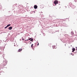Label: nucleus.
Returning <instances> with one entry per match:
<instances>
[{
  "label": "nucleus",
  "mask_w": 77,
  "mask_h": 77,
  "mask_svg": "<svg viewBox=\"0 0 77 77\" xmlns=\"http://www.w3.org/2000/svg\"><path fill=\"white\" fill-rule=\"evenodd\" d=\"M54 3L55 4V5H56V4L58 3V1L57 0H55L54 2Z\"/></svg>",
  "instance_id": "nucleus-1"
},
{
  "label": "nucleus",
  "mask_w": 77,
  "mask_h": 77,
  "mask_svg": "<svg viewBox=\"0 0 77 77\" xmlns=\"http://www.w3.org/2000/svg\"><path fill=\"white\" fill-rule=\"evenodd\" d=\"M22 50V48L21 49H19L18 50V52H19L21 51Z\"/></svg>",
  "instance_id": "nucleus-2"
},
{
  "label": "nucleus",
  "mask_w": 77,
  "mask_h": 77,
  "mask_svg": "<svg viewBox=\"0 0 77 77\" xmlns=\"http://www.w3.org/2000/svg\"><path fill=\"white\" fill-rule=\"evenodd\" d=\"M34 8L35 9H37L38 8V6L36 5H34Z\"/></svg>",
  "instance_id": "nucleus-3"
},
{
  "label": "nucleus",
  "mask_w": 77,
  "mask_h": 77,
  "mask_svg": "<svg viewBox=\"0 0 77 77\" xmlns=\"http://www.w3.org/2000/svg\"><path fill=\"white\" fill-rule=\"evenodd\" d=\"M12 29V27L11 26H10V27H9L8 28V29L10 30H11Z\"/></svg>",
  "instance_id": "nucleus-4"
},
{
  "label": "nucleus",
  "mask_w": 77,
  "mask_h": 77,
  "mask_svg": "<svg viewBox=\"0 0 77 77\" xmlns=\"http://www.w3.org/2000/svg\"><path fill=\"white\" fill-rule=\"evenodd\" d=\"M75 48H73L72 49V52H73L74 51H75Z\"/></svg>",
  "instance_id": "nucleus-5"
},
{
  "label": "nucleus",
  "mask_w": 77,
  "mask_h": 77,
  "mask_svg": "<svg viewBox=\"0 0 77 77\" xmlns=\"http://www.w3.org/2000/svg\"><path fill=\"white\" fill-rule=\"evenodd\" d=\"M75 8V6L73 5L72 7V9H74Z\"/></svg>",
  "instance_id": "nucleus-6"
},
{
  "label": "nucleus",
  "mask_w": 77,
  "mask_h": 77,
  "mask_svg": "<svg viewBox=\"0 0 77 77\" xmlns=\"http://www.w3.org/2000/svg\"><path fill=\"white\" fill-rule=\"evenodd\" d=\"M11 26V25L10 24H9L7 25V26L8 27H9V26Z\"/></svg>",
  "instance_id": "nucleus-7"
},
{
  "label": "nucleus",
  "mask_w": 77,
  "mask_h": 77,
  "mask_svg": "<svg viewBox=\"0 0 77 77\" xmlns=\"http://www.w3.org/2000/svg\"><path fill=\"white\" fill-rule=\"evenodd\" d=\"M71 34L72 35H73L74 34V33L73 32H71Z\"/></svg>",
  "instance_id": "nucleus-8"
},
{
  "label": "nucleus",
  "mask_w": 77,
  "mask_h": 77,
  "mask_svg": "<svg viewBox=\"0 0 77 77\" xmlns=\"http://www.w3.org/2000/svg\"><path fill=\"white\" fill-rule=\"evenodd\" d=\"M33 44H32L31 46V47L32 48H33Z\"/></svg>",
  "instance_id": "nucleus-9"
},
{
  "label": "nucleus",
  "mask_w": 77,
  "mask_h": 77,
  "mask_svg": "<svg viewBox=\"0 0 77 77\" xmlns=\"http://www.w3.org/2000/svg\"><path fill=\"white\" fill-rule=\"evenodd\" d=\"M33 41V39H32L31 40V41Z\"/></svg>",
  "instance_id": "nucleus-10"
},
{
  "label": "nucleus",
  "mask_w": 77,
  "mask_h": 77,
  "mask_svg": "<svg viewBox=\"0 0 77 77\" xmlns=\"http://www.w3.org/2000/svg\"><path fill=\"white\" fill-rule=\"evenodd\" d=\"M7 27H8L7 26H6L5 27V29H7Z\"/></svg>",
  "instance_id": "nucleus-11"
},
{
  "label": "nucleus",
  "mask_w": 77,
  "mask_h": 77,
  "mask_svg": "<svg viewBox=\"0 0 77 77\" xmlns=\"http://www.w3.org/2000/svg\"><path fill=\"white\" fill-rule=\"evenodd\" d=\"M55 47V46H53V49L54 48V47Z\"/></svg>",
  "instance_id": "nucleus-12"
},
{
  "label": "nucleus",
  "mask_w": 77,
  "mask_h": 77,
  "mask_svg": "<svg viewBox=\"0 0 77 77\" xmlns=\"http://www.w3.org/2000/svg\"><path fill=\"white\" fill-rule=\"evenodd\" d=\"M31 38H29V39H28V40H31Z\"/></svg>",
  "instance_id": "nucleus-13"
},
{
  "label": "nucleus",
  "mask_w": 77,
  "mask_h": 77,
  "mask_svg": "<svg viewBox=\"0 0 77 77\" xmlns=\"http://www.w3.org/2000/svg\"><path fill=\"white\" fill-rule=\"evenodd\" d=\"M38 45H39V43H38L37 44V46H38Z\"/></svg>",
  "instance_id": "nucleus-14"
},
{
  "label": "nucleus",
  "mask_w": 77,
  "mask_h": 77,
  "mask_svg": "<svg viewBox=\"0 0 77 77\" xmlns=\"http://www.w3.org/2000/svg\"><path fill=\"white\" fill-rule=\"evenodd\" d=\"M24 40V38H23V39H22V40H23V41Z\"/></svg>",
  "instance_id": "nucleus-15"
},
{
  "label": "nucleus",
  "mask_w": 77,
  "mask_h": 77,
  "mask_svg": "<svg viewBox=\"0 0 77 77\" xmlns=\"http://www.w3.org/2000/svg\"><path fill=\"white\" fill-rule=\"evenodd\" d=\"M33 12H34V13H35V11H33Z\"/></svg>",
  "instance_id": "nucleus-16"
},
{
  "label": "nucleus",
  "mask_w": 77,
  "mask_h": 77,
  "mask_svg": "<svg viewBox=\"0 0 77 77\" xmlns=\"http://www.w3.org/2000/svg\"><path fill=\"white\" fill-rule=\"evenodd\" d=\"M27 41H28V39H27Z\"/></svg>",
  "instance_id": "nucleus-17"
},
{
  "label": "nucleus",
  "mask_w": 77,
  "mask_h": 77,
  "mask_svg": "<svg viewBox=\"0 0 77 77\" xmlns=\"http://www.w3.org/2000/svg\"><path fill=\"white\" fill-rule=\"evenodd\" d=\"M30 43L31 44V42H30Z\"/></svg>",
  "instance_id": "nucleus-18"
}]
</instances>
